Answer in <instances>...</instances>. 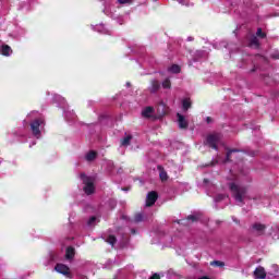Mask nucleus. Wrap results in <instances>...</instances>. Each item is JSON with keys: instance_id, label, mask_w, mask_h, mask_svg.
Segmentation results:
<instances>
[{"instance_id": "26", "label": "nucleus", "mask_w": 279, "mask_h": 279, "mask_svg": "<svg viewBox=\"0 0 279 279\" xmlns=\"http://www.w3.org/2000/svg\"><path fill=\"white\" fill-rule=\"evenodd\" d=\"M251 46L260 47V43L258 41V37H253L250 43Z\"/></svg>"}, {"instance_id": "32", "label": "nucleus", "mask_w": 279, "mask_h": 279, "mask_svg": "<svg viewBox=\"0 0 279 279\" xmlns=\"http://www.w3.org/2000/svg\"><path fill=\"white\" fill-rule=\"evenodd\" d=\"M219 161H211L210 165H207V167H215V165H217Z\"/></svg>"}, {"instance_id": "38", "label": "nucleus", "mask_w": 279, "mask_h": 279, "mask_svg": "<svg viewBox=\"0 0 279 279\" xmlns=\"http://www.w3.org/2000/svg\"><path fill=\"white\" fill-rule=\"evenodd\" d=\"M132 234H136V229H131Z\"/></svg>"}, {"instance_id": "33", "label": "nucleus", "mask_w": 279, "mask_h": 279, "mask_svg": "<svg viewBox=\"0 0 279 279\" xmlns=\"http://www.w3.org/2000/svg\"><path fill=\"white\" fill-rule=\"evenodd\" d=\"M122 219H124V221H132V220L130 219V217H128V216H125V215L122 216Z\"/></svg>"}, {"instance_id": "10", "label": "nucleus", "mask_w": 279, "mask_h": 279, "mask_svg": "<svg viewBox=\"0 0 279 279\" xmlns=\"http://www.w3.org/2000/svg\"><path fill=\"white\" fill-rule=\"evenodd\" d=\"M227 156L226 159L222 161L223 165H228V162H232V154H236L241 151L239 148H226Z\"/></svg>"}, {"instance_id": "27", "label": "nucleus", "mask_w": 279, "mask_h": 279, "mask_svg": "<svg viewBox=\"0 0 279 279\" xmlns=\"http://www.w3.org/2000/svg\"><path fill=\"white\" fill-rule=\"evenodd\" d=\"M256 35H257L259 38H267V34H265V33L263 32V28H257Z\"/></svg>"}, {"instance_id": "42", "label": "nucleus", "mask_w": 279, "mask_h": 279, "mask_svg": "<svg viewBox=\"0 0 279 279\" xmlns=\"http://www.w3.org/2000/svg\"><path fill=\"white\" fill-rule=\"evenodd\" d=\"M128 86H130V83H128Z\"/></svg>"}, {"instance_id": "12", "label": "nucleus", "mask_w": 279, "mask_h": 279, "mask_svg": "<svg viewBox=\"0 0 279 279\" xmlns=\"http://www.w3.org/2000/svg\"><path fill=\"white\" fill-rule=\"evenodd\" d=\"M157 169L159 171V178H160L161 182H167V180H169V174H167L165 167L157 166Z\"/></svg>"}, {"instance_id": "20", "label": "nucleus", "mask_w": 279, "mask_h": 279, "mask_svg": "<svg viewBox=\"0 0 279 279\" xmlns=\"http://www.w3.org/2000/svg\"><path fill=\"white\" fill-rule=\"evenodd\" d=\"M132 135H126L121 142L122 147H128L132 143Z\"/></svg>"}, {"instance_id": "14", "label": "nucleus", "mask_w": 279, "mask_h": 279, "mask_svg": "<svg viewBox=\"0 0 279 279\" xmlns=\"http://www.w3.org/2000/svg\"><path fill=\"white\" fill-rule=\"evenodd\" d=\"M203 215L202 213H194L186 217L187 221H192V223H197L199 219H202Z\"/></svg>"}, {"instance_id": "22", "label": "nucleus", "mask_w": 279, "mask_h": 279, "mask_svg": "<svg viewBox=\"0 0 279 279\" xmlns=\"http://www.w3.org/2000/svg\"><path fill=\"white\" fill-rule=\"evenodd\" d=\"M141 221H145V216L143 214H135L134 222L141 223Z\"/></svg>"}, {"instance_id": "41", "label": "nucleus", "mask_w": 279, "mask_h": 279, "mask_svg": "<svg viewBox=\"0 0 279 279\" xmlns=\"http://www.w3.org/2000/svg\"><path fill=\"white\" fill-rule=\"evenodd\" d=\"M251 156H256V153L252 151V153H251Z\"/></svg>"}, {"instance_id": "15", "label": "nucleus", "mask_w": 279, "mask_h": 279, "mask_svg": "<svg viewBox=\"0 0 279 279\" xmlns=\"http://www.w3.org/2000/svg\"><path fill=\"white\" fill-rule=\"evenodd\" d=\"M153 114H154V107H146L142 111V117H144V119H151Z\"/></svg>"}, {"instance_id": "9", "label": "nucleus", "mask_w": 279, "mask_h": 279, "mask_svg": "<svg viewBox=\"0 0 279 279\" xmlns=\"http://www.w3.org/2000/svg\"><path fill=\"white\" fill-rule=\"evenodd\" d=\"M255 279H266L267 272L263 266H258L253 272Z\"/></svg>"}, {"instance_id": "8", "label": "nucleus", "mask_w": 279, "mask_h": 279, "mask_svg": "<svg viewBox=\"0 0 279 279\" xmlns=\"http://www.w3.org/2000/svg\"><path fill=\"white\" fill-rule=\"evenodd\" d=\"M252 228L255 230V232H257V236H263V234H265V230H267V226L260 222L253 223Z\"/></svg>"}, {"instance_id": "40", "label": "nucleus", "mask_w": 279, "mask_h": 279, "mask_svg": "<svg viewBox=\"0 0 279 279\" xmlns=\"http://www.w3.org/2000/svg\"><path fill=\"white\" fill-rule=\"evenodd\" d=\"M122 191H130V187H123Z\"/></svg>"}, {"instance_id": "2", "label": "nucleus", "mask_w": 279, "mask_h": 279, "mask_svg": "<svg viewBox=\"0 0 279 279\" xmlns=\"http://www.w3.org/2000/svg\"><path fill=\"white\" fill-rule=\"evenodd\" d=\"M80 178L83 181V184L85 185L83 187L85 195H93V193H95V178L88 177L84 172L81 173Z\"/></svg>"}, {"instance_id": "24", "label": "nucleus", "mask_w": 279, "mask_h": 279, "mask_svg": "<svg viewBox=\"0 0 279 279\" xmlns=\"http://www.w3.org/2000/svg\"><path fill=\"white\" fill-rule=\"evenodd\" d=\"M226 197H228V195L217 194L214 199H215L216 203H219V202H223V199H226Z\"/></svg>"}, {"instance_id": "37", "label": "nucleus", "mask_w": 279, "mask_h": 279, "mask_svg": "<svg viewBox=\"0 0 279 279\" xmlns=\"http://www.w3.org/2000/svg\"><path fill=\"white\" fill-rule=\"evenodd\" d=\"M204 184H209L210 183V181L208 180V179H204Z\"/></svg>"}, {"instance_id": "39", "label": "nucleus", "mask_w": 279, "mask_h": 279, "mask_svg": "<svg viewBox=\"0 0 279 279\" xmlns=\"http://www.w3.org/2000/svg\"><path fill=\"white\" fill-rule=\"evenodd\" d=\"M262 77H269V74H262Z\"/></svg>"}, {"instance_id": "23", "label": "nucleus", "mask_w": 279, "mask_h": 279, "mask_svg": "<svg viewBox=\"0 0 279 279\" xmlns=\"http://www.w3.org/2000/svg\"><path fill=\"white\" fill-rule=\"evenodd\" d=\"M169 71L171 73H180V71H182V69L180 68V65L178 64H172L170 68H169Z\"/></svg>"}, {"instance_id": "31", "label": "nucleus", "mask_w": 279, "mask_h": 279, "mask_svg": "<svg viewBox=\"0 0 279 279\" xmlns=\"http://www.w3.org/2000/svg\"><path fill=\"white\" fill-rule=\"evenodd\" d=\"M149 279H160V275L155 272Z\"/></svg>"}, {"instance_id": "29", "label": "nucleus", "mask_w": 279, "mask_h": 279, "mask_svg": "<svg viewBox=\"0 0 279 279\" xmlns=\"http://www.w3.org/2000/svg\"><path fill=\"white\" fill-rule=\"evenodd\" d=\"M95 221H97V217L92 216L87 221V226H95Z\"/></svg>"}, {"instance_id": "13", "label": "nucleus", "mask_w": 279, "mask_h": 279, "mask_svg": "<svg viewBox=\"0 0 279 279\" xmlns=\"http://www.w3.org/2000/svg\"><path fill=\"white\" fill-rule=\"evenodd\" d=\"M73 258H75V247L68 246L65 250V259L73 260Z\"/></svg>"}, {"instance_id": "7", "label": "nucleus", "mask_w": 279, "mask_h": 279, "mask_svg": "<svg viewBox=\"0 0 279 279\" xmlns=\"http://www.w3.org/2000/svg\"><path fill=\"white\" fill-rule=\"evenodd\" d=\"M177 119L180 130H189V120L183 114L177 113Z\"/></svg>"}, {"instance_id": "5", "label": "nucleus", "mask_w": 279, "mask_h": 279, "mask_svg": "<svg viewBox=\"0 0 279 279\" xmlns=\"http://www.w3.org/2000/svg\"><path fill=\"white\" fill-rule=\"evenodd\" d=\"M156 202H158V192H156V191L149 192L146 197L147 208H150V206H154V204H156Z\"/></svg>"}, {"instance_id": "18", "label": "nucleus", "mask_w": 279, "mask_h": 279, "mask_svg": "<svg viewBox=\"0 0 279 279\" xmlns=\"http://www.w3.org/2000/svg\"><path fill=\"white\" fill-rule=\"evenodd\" d=\"M0 52L2 56H10L12 53V48L5 44L2 45Z\"/></svg>"}, {"instance_id": "17", "label": "nucleus", "mask_w": 279, "mask_h": 279, "mask_svg": "<svg viewBox=\"0 0 279 279\" xmlns=\"http://www.w3.org/2000/svg\"><path fill=\"white\" fill-rule=\"evenodd\" d=\"M96 158H97V150H89L85 156V159L87 160V162H93V160H96Z\"/></svg>"}, {"instance_id": "19", "label": "nucleus", "mask_w": 279, "mask_h": 279, "mask_svg": "<svg viewBox=\"0 0 279 279\" xmlns=\"http://www.w3.org/2000/svg\"><path fill=\"white\" fill-rule=\"evenodd\" d=\"M160 90V83L158 81H153L150 93H158Z\"/></svg>"}, {"instance_id": "11", "label": "nucleus", "mask_w": 279, "mask_h": 279, "mask_svg": "<svg viewBox=\"0 0 279 279\" xmlns=\"http://www.w3.org/2000/svg\"><path fill=\"white\" fill-rule=\"evenodd\" d=\"M157 112L159 117H165L169 112V107L165 102H159L157 107Z\"/></svg>"}, {"instance_id": "36", "label": "nucleus", "mask_w": 279, "mask_h": 279, "mask_svg": "<svg viewBox=\"0 0 279 279\" xmlns=\"http://www.w3.org/2000/svg\"><path fill=\"white\" fill-rule=\"evenodd\" d=\"M256 71H257V68L256 65H254L253 69L250 71V73H256Z\"/></svg>"}, {"instance_id": "21", "label": "nucleus", "mask_w": 279, "mask_h": 279, "mask_svg": "<svg viewBox=\"0 0 279 279\" xmlns=\"http://www.w3.org/2000/svg\"><path fill=\"white\" fill-rule=\"evenodd\" d=\"M106 242L109 243L110 245H112V247H114V245H117V236L114 235H109L106 239Z\"/></svg>"}, {"instance_id": "25", "label": "nucleus", "mask_w": 279, "mask_h": 279, "mask_svg": "<svg viewBox=\"0 0 279 279\" xmlns=\"http://www.w3.org/2000/svg\"><path fill=\"white\" fill-rule=\"evenodd\" d=\"M211 266L215 267H226V263L221 262V260H214L210 263Z\"/></svg>"}, {"instance_id": "35", "label": "nucleus", "mask_w": 279, "mask_h": 279, "mask_svg": "<svg viewBox=\"0 0 279 279\" xmlns=\"http://www.w3.org/2000/svg\"><path fill=\"white\" fill-rule=\"evenodd\" d=\"M271 58L274 59V60H278L279 59V54L277 53V54H271Z\"/></svg>"}, {"instance_id": "1", "label": "nucleus", "mask_w": 279, "mask_h": 279, "mask_svg": "<svg viewBox=\"0 0 279 279\" xmlns=\"http://www.w3.org/2000/svg\"><path fill=\"white\" fill-rule=\"evenodd\" d=\"M229 190L231 191L235 202L240 204H245V199H247V187L239 185L234 182L229 183Z\"/></svg>"}, {"instance_id": "34", "label": "nucleus", "mask_w": 279, "mask_h": 279, "mask_svg": "<svg viewBox=\"0 0 279 279\" xmlns=\"http://www.w3.org/2000/svg\"><path fill=\"white\" fill-rule=\"evenodd\" d=\"M206 123H213V118L207 117V118H206Z\"/></svg>"}, {"instance_id": "4", "label": "nucleus", "mask_w": 279, "mask_h": 279, "mask_svg": "<svg viewBox=\"0 0 279 279\" xmlns=\"http://www.w3.org/2000/svg\"><path fill=\"white\" fill-rule=\"evenodd\" d=\"M56 271L58 274H62L63 276H66V278H73V275L71 274V268L64 264H57L54 266Z\"/></svg>"}, {"instance_id": "16", "label": "nucleus", "mask_w": 279, "mask_h": 279, "mask_svg": "<svg viewBox=\"0 0 279 279\" xmlns=\"http://www.w3.org/2000/svg\"><path fill=\"white\" fill-rule=\"evenodd\" d=\"M193 106V101H191V98H184L182 100V108L183 112H187L189 109Z\"/></svg>"}, {"instance_id": "30", "label": "nucleus", "mask_w": 279, "mask_h": 279, "mask_svg": "<svg viewBox=\"0 0 279 279\" xmlns=\"http://www.w3.org/2000/svg\"><path fill=\"white\" fill-rule=\"evenodd\" d=\"M134 0H118V3L124 5V3H132Z\"/></svg>"}, {"instance_id": "28", "label": "nucleus", "mask_w": 279, "mask_h": 279, "mask_svg": "<svg viewBox=\"0 0 279 279\" xmlns=\"http://www.w3.org/2000/svg\"><path fill=\"white\" fill-rule=\"evenodd\" d=\"M162 88H171V81L169 78L162 82Z\"/></svg>"}, {"instance_id": "6", "label": "nucleus", "mask_w": 279, "mask_h": 279, "mask_svg": "<svg viewBox=\"0 0 279 279\" xmlns=\"http://www.w3.org/2000/svg\"><path fill=\"white\" fill-rule=\"evenodd\" d=\"M40 123H43L40 119H36L31 123V130L34 136H37V138L40 136Z\"/></svg>"}, {"instance_id": "3", "label": "nucleus", "mask_w": 279, "mask_h": 279, "mask_svg": "<svg viewBox=\"0 0 279 279\" xmlns=\"http://www.w3.org/2000/svg\"><path fill=\"white\" fill-rule=\"evenodd\" d=\"M221 141V135L219 134H211L207 136V145L211 147V149H219L217 144Z\"/></svg>"}]
</instances>
